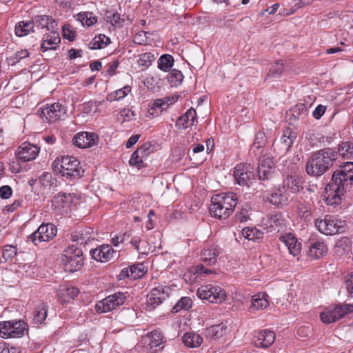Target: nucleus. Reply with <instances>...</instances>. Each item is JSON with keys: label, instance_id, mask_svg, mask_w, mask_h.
Listing matches in <instances>:
<instances>
[{"label": "nucleus", "instance_id": "nucleus-1", "mask_svg": "<svg viewBox=\"0 0 353 353\" xmlns=\"http://www.w3.org/2000/svg\"><path fill=\"white\" fill-rule=\"evenodd\" d=\"M337 159V152L332 148H325L313 152L305 163L306 173L314 177L325 174Z\"/></svg>", "mask_w": 353, "mask_h": 353}, {"label": "nucleus", "instance_id": "nucleus-2", "mask_svg": "<svg viewBox=\"0 0 353 353\" xmlns=\"http://www.w3.org/2000/svg\"><path fill=\"white\" fill-rule=\"evenodd\" d=\"M238 203V196L234 192L220 193L211 198L209 212L212 217L226 219L234 212Z\"/></svg>", "mask_w": 353, "mask_h": 353}, {"label": "nucleus", "instance_id": "nucleus-3", "mask_svg": "<svg viewBox=\"0 0 353 353\" xmlns=\"http://www.w3.org/2000/svg\"><path fill=\"white\" fill-rule=\"evenodd\" d=\"M353 184V162H346L333 172L332 179L327 185L331 190L341 194L349 191Z\"/></svg>", "mask_w": 353, "mask_h": 353}, {"label": "nucleus", "instance_id": "nucleus-4", "mask_svg": "<svg viewBox=\"0 0 353 353\" xmlns=\"http://www.w3.org/2000/svg\"><path fill=\"white\" fill-rule=\"evenodd\" d=\"M80 161L72 156L58 157L52 163L53 171L69 179H79L83 176V170Z\"/></svg>", "mask_w": 353, "mask_h": 353}, {"label": "nucleus", "instance_id": "nucleus-5", "mask_svg": "<svg viewBox=\"0 0 353 353\" xmlns=\"http://www.w3.org/2000/svg\"><path fill=\"white\" fill-rule=\"evenodd\" d=\"M314 225L321 233L331 236L343 233L347 228L345 221L330 215H326L323 219H315Z\"/></svg>", "mask_w": 353, "mask_h": 353}, {"label": "nucleus", "instance_id": "nucleus-6", "mask_svg": "<svg viewBox=\"0 0 353 353\" xmlns=\"http://www.w3.org/2000/svg\"><path fill=\"white\" fill-rule=\"evenodd\" d=\"M29 326L23 319L0 322V337L21 338L28 333Z\"/></svg>", "mask_w": 353, "mask_h": 353}, {"label": "nucleus", "instance_id": "nucleus-7", "mask_svg": "<svg viewBox=\"0 0 353 353\" xmlns=\"http://www.w3.org/2000/svg\"><path fill=\"white\" fill-rule=\"evenodd\" d=\"M62 261L66 271L70 272L78 271L83 265L81 249L74 245H69L63 251Z\"/></svg>", "mask_w": 353, "mask_h": 353}, {"label": "nucleus", "instance_id": "nucleus-8", "mask_svg": "<svg viewBox=\"0 0 353 353\" xmlns=\"http://www.w3.org/2000/svg\"><path fill=\"white\" fill-rule=\"evenodd\" d=\"M353 312L352 304H336L330 305L321 312L320 318L323 323L330 324L343 318L346 314Z\"/></svg>", "mask_w": 353, "mask_h": 353}, {"label": "nucleus", "instance_id": "nucleus-9", "mask_svg": "<svg viewBox=\"0 0 353 353\" xmlns=\"http://www.w3.org/2000/svg\"><path fill=\"white\" fill-rule=\"evenodd\" d=\"M196 295L201 300L218 304L223 303L227 296L221 287L213 284L201 285L197 289Z\"/></svg>", "mask_w": 353, "mask_h": 353}, {"label": "nucleus", "instance_id": "nucleus-10", "mask_svg": "<svg viewBox=\"0 0 353 353\" xmlns=\"http://www.w3.org/2000/svg\"><path fill=\"white\" fill-rule=\"evenodd\" d=\"M233 175L237 184L250 188L255 181L254 168L250 164L240 163L234 168Z\"/></svg>", "mask_w": 353, "mask_h": 353}, {"label": "nucleus", "instance_id": "nucleus-11", "mask_svg": "<svg viewBox=\"0 0 353 353\" xmlns=\"http://www.w3.org/2000/svg\"><path fill=\"white\" fill-rule=\"evenodd\" d=\"M57 229L56 225L52 223H43L38 229L27 239L28 241L32 242L34 245L38 243L49 241L52 239L57 234Z\"/></svg>", "mask_w": 353, "mask_h": 353}, {"label": "nucleus", "instance_id": "nucleus-12", "mask_svg": "<svg viewBox=\"0 0 353 353\" xmlns=\"http://www.w3.org/2000/svg\"><path fill=\"white\" fill-rule=\"evenodd\" d=\"M126 293L116 292L99 301L95 305V309L99 312H108L110 310H115L120 305H122L126 301Z\"/></svg>", "mask_w": 353, "mask_h": 353}, {"label": "nucleus", "instance_id": "nucleus-13", "mask_svg": "<svg viewBox=\"0 0 353 353\" xmlns=\"http://www.w3.org/2000/svg\"><path fill=\"white\" fill-rule=\"evenodd\" d=\"M65 113V110L61 104L54 103L51 105L48 104L42 108L40 115L48 122H54L64 117Z\"/></svg>", "mask_w": 353, "mask_h": 353}, {"label": "nucleus", "instance_id": "nucleus-14", "mask_svg": "<svg viewBox=\"0 0 353 353\" xmlns=\"http://www.w3.org/2000/svg\"><path fill=\"white\" fill-rule=\"evenodd\" d=\"M257 172L259 180L265 181L272 179L274 173V164L272 158L263 156L259 159Z\"/></svg>", "mask_w": 353, "mask_h": 353}, {"label": "nucleus", "instance_id": "nucleus-15", "mask_svg": "<svg viewBox=\"0 0 353 353\" xmlns=\"http://www.w3.org/2000/svg\"><path fill=\"white\" fill-rule=\"evenodd\" d=\"M90 254L97 261L105 263L113 259L116 251L110 245H101L95 249H91Z\"/></svg>", "mask_w": 353, "mask_h": 353}, {"label": "nucleus", "instance_id": "nucleus-16", "mask_svg": "<svg viewBox=\"0 0 353 353\" xmlns=\"http://www.w3.org/2000/svg\"><path fill=\"white\" fill-rule=\"evenodd\" d=\"M276 335L269 330L258 331L254 335L253 343L256 347L268 348L274 342Z\"/></svg>", "mask_w": 353, "mask_h": 353}, {"label": "nucleus", "instance_id": "nucleus-17", "mask_svg": "<svg viewBox=\"0 0 353 353\" xmlns=\"http://www.w3.org/2000/svg\"><path fill=\"white\" fill-rule=\"evenodd\" d=\"M39 152V148L28 142L23 143L18 148L17 158L23 162L34 160Z\"/></svg>", "mask_w": 353, "mask_h": 353}, {"label": "nucleus", "instance_id": "nucleus-18", "mask_svg": "<svg viewBox=\"0 0 353 353\" xmlns=\"http://www.w3.org/2000/svg\"><path fill=\"white\" fill-rule=\"evenodd\" d=\"M99 138L93 132H81L77 133L73 138V144L81 148H85L96 145Z\"/></svg>", "mask_w": 353, "mask_h": 353}, {"label": "nucleus", "instance_id": "nucleus-19", "mask_svg": "<svg viewBox=\"0 0 353 353\" xmlns=\"http://www.w3.org/2000/svg\"><path fill=\"white\" fill-rule=\"evenodd\" d=\"M60 42L61 38L58 29L50 30L49 33H46L43 36L41 50L43 52L50 50H54Z\"/></svg>", "mask_w": 353, "mask_h": 353}, {"label": "nucleus", "instance_id": "nucleus-20", "mask_svg": "<svg viewBox=\"0 0 353 353\" xmlns=\"http://www.w3.org/2000/svg\"><path fill=\"white\" fill-rule=\"evenodd\" d=\"M31 22L34 24V28L38 29H46L48 31L59 29L55 20L49 15H37L33 17Z\"/></svg>", "mask_w": 353, "mask_h": 353}, {"label": "nucleus", "instance_id": "nucleus-21", "mask_svg": "<svg viewBox=\"0 0 353 353\" xmlns=\"http://www.w3.org/2000/svg\"><path fill=\"white\" fill-rule=\"evenodd\" d=\"M145 343L151 352H157L163 349V336L159 331H152L147 334Z\"/></svg>", "mask_w": 353, "mask_h": 353}, {"label": "nucleus", "instance_id": "nucleus-22", "mask_svg": "<svg viewBox=\"0 0 353 353\" xmlns=\"http://www.w3.org/2000/svg\"><path fill=\"white\" fill-rule=\"evenodd\" d=\"M281 241L285 243L289 252L294 256L299 255L301 250V244L298 242L297 239L291 233L282 236Z\"/></svg>", "mask_w": 353, "mask_h": 353}, {"label": "nucleus", "instance_id": "nucleus-23", "mask_svg": "<svg viewBox=\"0 0 353 353\" xmlns=\"http://www.w3.org/2000/svg\"><path fill=\"white\" fill-rule=\"evenodd\" d=\"M196 119V110L191 108L188 109L184 114L178 118L176 122V126L179 128L186 129L193 125Z\"/></svg>", "mask_w": 353, "mask_h": 353}, {"label": "nucleus", "instance_id": "nucleus-24", "mask_svg": "<svg viewBox=\"0 0 353 353\" xmlns=\"http://www.w3.org/2000/svg\"><path fill=\"white\" fill-rule=\"evenodd\" d=\"M219 254V252L216 245H213L208 248H205L201 252L202 261L206 265H214L216 263Z\"/></svg>", "mask_w": 353, "mask_h": 353}, {"label": "nucleus", "instance_id": "nucleus-25", "mask_svg": "<svg viewBox=\"0 0 353 353\" xmlns=\"http://www.w3.org/2000/svg\"><path fill=\"white\" fill-rule=\"evenodd\" d=\"M327 252V248L323 241L311 243L308 251V255L312 259H316L324 256Z\"/></svg>", "mask_w": 353, "mask_h": 353}, {"label": "nucleus", "instance_id": "nucleus-26", "mask_svg": "<svg viewBox=\"0 0 353 353\" xmlns=\"http://www.w3.org/2000/svg\"><path fill=\"white\" fill-rule=\"evenodd\" d=\"M296 139V132L290 128H285L280 138V142L283 146V149L286 152L290 150Z\"/></svg>", "mask_w": 353, "mask_h": 353}, {"label": "nucleus", "instance_id": "nucleus-27", "mask_svg": "<svg viewBox=\"0 0 353 353\" xmlns=\"http://www.w3.org/2000/svg\"><path fill=\"white\" fill-rule=\"evenodd\" d=\"M169 97L158 99L154 101L148 112L153 117H158L169 107Z\"/></svg>", "mask_w": 353, "mask_h": 353}, {"label": "nucleus", "instance_id": "nucleus-28", "mask_svg": "<svg viewBox=\"0 0 353 353\" xmlns=\"http://www.w3.org/2000/svg\"><path fill=\"white\" fill-rule=\"evenodd\" d=\"M147 150L148 148L143 145L135 150L131 155L129 164L139 169L143 167V158L148 154Z\"/></svg>", "mask_w": 353, "mask_h": 353}, {"label": "nucleus", "instance_id": "nucleus-29", "mask_svg": "<svg viewBox=\"0 0 353 353\" xmlns=\"http://www.w3.org/2000/svg\"><path fill=\"white\" fill-rule=\"evenodd\" d=\"M182 339L184 344L190 348L199 347L203 343V337L194 332L185 333Z\"/></svg>", "mask_w": 353, "mask_h": 353}, {"label": "nucleus", "instance_id": "nucleus-30", "mask_svg": "<svg viewBox=\"0 0 353 353\" xmlns=\"http://www.w3.org/2000/svg\"><path fill=\"white\" fill-rule=\"evenodd\" d=\"M83 27H91L97 22V17L92 12H81L74 16Z\"/></svg>", "mask_w": 353, "mask_h": 353}, {"label": "nucleus", "instance_id": "nucleus-31", "mask_svg": "<svg viewBox=\"0 0 353 353\" xmlns=\"http://www.w3.org/2000/svg\"><path fill=\"white\" fill-rule=\"evenodd\" d=\"M268 295L265 293H259L252 296V310H263L268 307L269 301L267 299Z\"/></svg>", "mask_w": 353, "mask_h": 353}, {"label": "nucleus", "instance_id": "nucleus-32", "mask_svg": "<svg viewBox=\"0 0 353 353\" xmlns=\"http://www.w3.org/2000/svg\"><path fill=\"white\" fill-rule=\"evenodd\" d=\"M337 157L339 155L343 159H353V141H343L337 148Z\"/></svg>", "mask_w": 353, "mask_h": 353}, {"label": "nucleus", "instance_id": "nucleus-33", "mask_svg": "<svg viewBox=\"0 0 353 353\" xmlns=\"http://www.w3.org/2000/svg\"><path fill=\"white\" fill-rule=\"evenodd\" d=\"M31 32H34V24L31 21H21L15 25L14 32L17 37L26 36Z\"/></svg>", "mask_w": 353, "mask_h": 353}, {"label": "nucleus", "instance_id": "nucleus-34", "mask_svg": "<svg viewBox=\"0 0 353 353\" xmlns=\"http://www.w3.org/2000/svg\"><path fill=\"white\" fill-rule=\"evenodd\" d=\"M265 225L269 228L270 232L279 231L283 225V219L281 214H272L268 217Z\"/></svg>", "mask_w": 353, "mask_h": 353}, {"label": "nucleus", "instance_id": "nucleus-35", "mask_svg": "<svg viewBox=\"0 0 353 353\" xmlns=\"http://www.w3.org/2000/svg\"><path fill=\"white\" fill-rule=\"evenodd\" d=\"M350 241L347 237H342L338 240L333 248L334 255L341 256L348 252Z\"/></svg>", "mask_w": 353, "mask_h": 353}, {"label": "nucleus", "instance_id": "nucleus-36", "mask_svg": "<svg viewBox=\"0 0 353 353\" xmlns=\"http://www.w3.org/2000/svg\"><path fill=\"white\" fill-rule=\"evenodd\" d=\"M48 314V306L46 304L39 305L33 312L32 322L34 324H41L44 322Z\"/></svg>", "mask_w": 353, "mask_h": 353}, {"label": "nucleus", "instance_id": "nucleus-37", "mask_svg": "<svg viewBox=\"0 0 353 353\" xmlns=\"http://www.w3.org/2000/svg\"><path fill=\"white\" fill-rule=\"evenodd\" d=\"M110 43V39L105 34H100L94 37L90 43V49H101L106 47Z\"/></svg>", "mask_w": 353, "mask_h": 353}, {"label": "nucleus", "instance_id": "nucleus-38", "mask_svg": "<svg viewBox=\"0 0 353 353\" xmlns=\"http://www.w3.org/2000/svg\"><path fill=\"white\" fill-rule=\"evenodd\" d=\"M225 327L222 324H217L206 328L205 334L211 339H217L225 334Z\"/></svg>", "mask_w": 353, "mask_h": 353}, {"label": "nucleus", "instance_id": "nucleus-39", "mask_svg": "<svg viewBox=\"0 0 353 353\" xmlns=\"http://www.w3.org/2000/svg\"><path fill=\"white\" fill-rule=\"evenodd\" d=\"M244 238L250 241H257L263 238V233L256 228H244L241 231Z\"/></svg>", "mask_w": 353, "mask_h": 353}, {"label": "nucleus", "instance_id": "nucleus-40", "mask_svg": "<svg viewBox=\"0 0 353 353\" xmlns=\"http://www.w3.org/2000/svg\"><path fill=\"white\" fill-rule=\"evenodd\" d=\"M106 16L111 25L115 28H122L125 24V19L117 12L108 11L106 12Z\"/></svg>", "mask_w": 353, "mask_h": 353}, {"label": "nucleus", "instance_id": "nucleus-41", "mask_svg": "<svg viewBox=\"0 0 353 353\" xmlns=\"http://www.w3.org/2000/svg\"><path fill=\"white\" fill-rule=\"evenodd\" d=\"M71 199L70 194L59 192L53 197L52 203L56 208H64L66 204L71 201Z\"/></svg>", "mask_w": 353, "mask_h": 353}, {"label": "nucleus", "instance_id": "nucleus-42", "mask_svg": "<svg viewBox=\"0 0 353 353\" xmlns=\"http://www.w3.org/2000/svg\"><path fill=\"white\" fill-rule=\"evenodd\" d=\"M173 63L174 58L168 54L161 55L158 60L159 68L164 72L168 71L172 67Z\"/></svg>", "mask_w": 353, "mask_h": 353}, {"label": "nucleus", "instance_id": "nucleus-43", "mask_svg": "<svg viewBox=\"0 0 353 353\" xmlns=\"http://www.w3.org/2000/svg\"><path fill=\"white\" fill-rule=\"evenodd\" d=\"M326 203L329 205L336 206L341 203V196L344 194H341L336 190H331L327 188Z\"/></svg>", "mask_w": 353, "mask_h": 353}, {"label": "nucleus", "instance_id": "nucleus-44", "mask_svg": "<svg viewBox=\"0 0 353 353\" xmlns=\"http://www.w3.org/2000/svg\"><path fill=\"white\" fill-rule=\"evenodd\" d=\"M131 91V88L129 85L124 86L113 92L109 94L107 97V100L110 101H119L123 99Z\"/></svg>", "mask_w": 353, "mask_h": 353}, {"label": "nucleus", "instance_id": "nucleus-45", "mask_svg": "<svg viewBox=\"0 0 353 353\" xmlns=\"http://www.w3.org/2000/svg\"><path fill=\"white\" fill-rule=\"evenodd\" d=\"M17 249L15 246L10 245H6L3 248L2 258L4 262H12L16 256Z\"/></svg>", "mask_w": 353, "mask_h": 353}, {"label": "nucleus", "instance_id": "nucleus-46", "mask_svg": "<svg viewBox=\"0 0 353 353\" xmlns=\"http://www.w3.org/2000/svg\"><path fill=\"white\" fill-rule=\"evenodd\" d=\"M283 63L281 61L274 62L270 68L267 77L278 78L283 71Z\"/></svg>", "mask_w": 353, "mask_h": 353}, {"label": "nucleus", "instance_id": "nucleus-47", "mask_svg": "<svg viewBox=\"0 0 353 353\" xmlns=\"http://www.w3.org/2000/svg\"><path fill=\"white\" fill-rule=\"evenodd\" d=\"M89 232L85 230L76 231L72 234V239L73 241L77 242L80 245L86 244L90 240V236H88Z\"/></svg>", "mask_w": 353, "mask_h": 353}, {"label": "nucleus", "instance_id": "nucleus-48", "mask_svg": "<svg viewBox=\"0 0 353 353\" xmlns=\"http://www.w3.org/2000/svg\"><path fill=\"white\" fill-rule=\"evenodd\" d=\"M169 287H157L153 288L150 292L151 293V296H155L157 298H161V301L163 302L169 296Z\"/></svg>", "mask_w": 353, "mask_h": 353}, {"label": "nucleus", "instance_id": "nucleus-49", "mask_svg": "<svg viewBox=\"0 0 353 353\" xmlns=\"http://www.w3.org/2000/svg\"><path fill=\"white\" fill-rule=\"evenodd\" d=\"M144 269V265L142 263L130 265L129 270L131 278L134 279L141 278L145 272Z\"/></svg>", "mask_w": 353, "mask_h": 353}, {"label": "nucleus", "instance_id": "nucleus-50", "mask_svg": "<svg viewBox=\"0 0 353 353\" xmlns=\"http://www.w3.org/2000/svg\"><path fill=\"white\" fill-rule=\"evenodd\" d=\"M288 180V185H290L291 183V189L294 192H300L303 190V179L302 177H299L296 175L290 176Z\"/></svg>", "mask_w": 353, "mask_h": 353}, {"label": "nucleus", "instance_id": "nucleus-51", "mask_svg": "<svg viewBox=\"0 0 353 353\" xmlns=\"http://www.w3.org/2000/svg\"><path fill=\"white\" fill-rule=\"evenodd\" d=\"M192 301L190 297L184 296L181 298L180 300L175 304L173 310L175 312H178L181 310H188L192 307Z\"/></svg>", "mask_w": 353, "mask_h": 353}, {"label": "nucleus", "instance_id": "nucleus-52", "mask_svg": "<svg viewBox=\"0 0 353 353\" xmlns=\"http://www.w3.org/2000/svg\"><path fill=\"white\" fill-rule=\"evenodd\" d=\"M29 57V52L27 50H21L13 53L8 60L11 65H15L20 60Z\"/></svg>", "mask_w": 353, "mask_h": 353}, {"label": "nucleus", "instance_id": "nucleus-53", "mask_svg": "<svg viewBox=\"0 0 353 353\" xmlns=\"http://www.w3.org/2000/svg\"><path fill=\"white\" fill-rule=\"evenodd\" d=\"M155 60L154 54L150 52L141 54L138 59V63L141 66L148 67Z\"/></svg>", "mask_w": 353, "mask_h": 353}, {"label": "nucleus", "instance_id": "nucleus-54", "mask_svg": "<svg viewBox=\"0 0 353 353\" xmlns=\"http://www.w3.org/2000/svg\"><path fill=\"white\" fill-rule=\"evenodd\" d=\"M265 143L266 140L265 133L261 131L257 132L255 134L252 148L259 150L263 148L265 145Z\"/></svg>", "mask_w": 353, "mask_h": 353}, {"label": "nucleus", "instance_id": "nucleus-55", "mask_svg": "<svg viewBox=\"0 0 353 353\" xmlns=\"http://www.w3.org/2000/svg\"><path fill=\"white\" fill-rule=\"evenodd\" d=\"M163 302L161 301V298H157L155 296H151L150 292L147 296L146 307L148 310H152L159 305Z\"/></svg>", "mask_w": 353, "mask_h": 353}, {"label": "nucleus", "instance_id": "nucleus-56", "mask_svg": "<svg viewBox=\"0 0 353 353\" xmlns=\"http://www.w3.org/2000/svg\"><path fill=\"white\" fill-rule=\"evenodd\" d=\"M281 192V190L278 189L276 192L272 193L268 198L270 202L274 205L281 203L284 197Z\"/></svg>", "mask_w": 353, "mask_h": 353}, {"label": "nucleus", "instance_id": "nucleus-57", "mask_svg": "<svg viewBox=\"0 0 353 353\" xmlns=\"http://www.w3.org/2000/svg\"><path fill=\"white\" fill-rule=\"evenodd\" d=\"M168 79L173 81L175 80L176 82L181 83L183 79V74L180 70L173 69L168 77Z\"/></svg>", "mask_w": 353, "mask_h": 353}, {"label": "nucleus", "instance_id": "nucleus-58", "mask_svg": "<svg viewBox=\"0 0 353 353\" xmlns=\"http://www.w3.org/2000/svg\"><path fill=\"white\" fill-rule=\"evenodd\" d=\"M12 194V189L9 185H3L0 188V198L3 199H9Z\"/></svg>", "mask_w": 353, "mask_h": 353}, {"label": "nucleus", "instance_id": "nucleus-59", "mask_svg": "<svg viewBox=\"0 0 353 353\" xmlns=\"http://www.w3.org/2000/svg\"><path fill=\"white\" fill-rule=\"evenodd\" d=\"M81 111L84 114H89L94 108L97 109L96 103L92 101L85 102L81 105Z\"/></svg>", "mask_w": 353, "mask_h": 353}, {"label": "nucleus", "instance_id": "nucleus-60", "mask_svg": "<svg viewBox=\"0 0 353 353\" xmlns=\"http://www.w3.org/2000/svg\"><path fill=\"white\" fill-rule=\"evenodd\" d=\"M0 353H19L17 347H9L6 343H0Z\"/></svg>", "mask_w": 353, "mask_h": 353}, {"label": "nucleus", "instance_id": "nucleus-61", "mask_svg": "<svg viewBox=\"0 0 353 353\" xmlns=\"http://www.w3.org/2000/svg\"><path fill=\"white\" fill-rule=\"evenodd\" d=\"M326 110V106L323 105H319L316 107L315 110L312 112L313 117L316 119H319L324 114Z\"/></svg>", "mask_w": 353, "mask_h": 353}, {"label": "nucleus", "instance_id": "nucleus-62", "mask_svg": "<svg viewBox=\"0 0 353 353\" xmlns=\"http://www.w3.org/2000/svg\"><path fill=\"white\" fill-rule=\"evenodd\" d=\"M307 110V107L304 103H299L295 105L292 109V114L294 117H299L301 113L305 112Z\"/></svg>", "mask_w": 353, "mask_h": 353}, {"label": "nucleus", "instance_id": "nucleus-63", "mask_svg": "<svg viewBox=\"0 0 353 353\" xmlns=\"http://www.w3.org/2000/svg\"><path fill=\"white\" fill-rule=\"evenodd\" d=\"M346 288L349 295L353 297V272L347 276L346 279Z\"/></svg>", "mask_w": 353, "mask_h": 353}, {"label": "nucleus", "instance_id": "nucleus-64", "mask_svg": "<svg viewBox=\"0 0 353 353\" xmlns=\"http://www.w3.org/2000/svg\"><path fill=\"white\" fill-rule=\"evenodd\" d=\"M79 293V290L74 286H69L65 288V294L71 299H74Z\"/></svg>", "mask_w": 353, "mask_h": 353}]
</instances>
